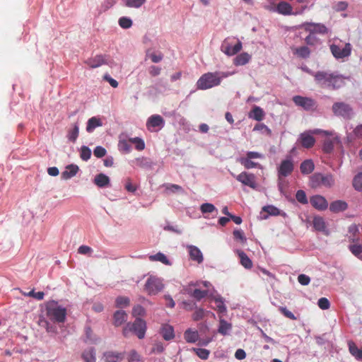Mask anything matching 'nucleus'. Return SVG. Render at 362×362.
<instances>
[{"label":"nucleus","instance_id":"obj_1","mask_svg":"<svg viewBox=\"0 0 362 362\" xmlns=\"http://www.w3.org/2000/svg\"><path fill=\"white\" fill-rule=\"evenodd\" d=\"M314 78L316 83L322 88L335 90L345 85L346 78L334 73L317 71L314 74Z\"/></svg>","mask_w":362,"mask_h":362},{"label":"nucleus","instance_id":"obj_2","mask_svg":"<svg viewBox=\"0 0 362 362\" xmlns=\"http://www.w3.org/2000/svg\"><path fill=\"white\" fill-rule=\"evenodd\" d=\"M233 74L229 71H214L204 74L197 82V88L199 90H206L221 84L223 78H227Z\"/></svg>","mask_w":362,"mask_h":362},{"label":"nucleus","instance_id":"obj_3","mask_svg":"<svg viewBox=\"0 0 362 362\" xmlns=\"http://www.w3.org/2000/svg\"><path fill=\"white\" fill-rule=\"evenodd\" d=\"M147 329L146 322L140 317H136L134 322L127 323L123 328L122 334L127 338L130 333H134L139 339L145 337Z\"/></svg>","mask_w":362,"mask_h":362},{"label":"nucleus","instance_id":"obj_4","mask_svg":"<svg viewBox=\"0 0 362 362\" xmlns=\"http://www.w3.org/2000/svg\"><path fill=\"white\" fill-rule=\"evenodd\" d=\"M47 317L54 322L63 323L66 320V309L54 300L49 301L46 305Z\"/></svg>","mask_w":362,"mask_h":362},{"label":"nucleus","instance_id":"obj_5","mask_svg":"<svg viewBox=\"0 0 362 362\" xmlns=\"http://www.w3.org/2000/svg\"><path fill=\"white\" fill-rule=\"evenodd\" d=\"M335 184V179L331 173L322 174L315 173L310 177L309 185L313 189L325 187H332Z\"/></svg>","mask_w":362,"mask_h":362},{"label":"nucleus","instance_id":"obj_6","mask_svg":"<svg viewBox=\"0 0 362 362\" xmlns=\"http://www.w3.org/2000/svg\"><path fill=\"white\" fill-rule=\"evenodd\" d=\"M235 40L234 37L226 38L221 46V50L228 56H233L238 53L243 47L240 40H237V42L234 44L233 41Z\"/></svg>","mask_w":362,"mask_h":362},{"label":"nucleus","instance_id":"obj_7","mask_svg":"<svg viewBox=\"0 0 362 362\" xmlns=\"http://www.w3.org/2000/svg\"><path fill=\"white\" fill-rule=\"evenodd\" d=\"M163 288V280L156 276H148L144 285V291L151 296L158 294Z\"/></svg>","mask_w":362,"mask_h":362},{"label":"nucleus","instance_id":"obj_8","mask_svg":"<svg viewBox=\"0 0 362 362\" xmlns=\"http://www.w3.org/2000/svg\"><path fill=\"white\" fill-rule=\"evenodd\" d=\"M263 155L260 153L255 151L247 152L245 156L239 158L237 160L246 169H251L257 168L259 164L254 162L252 160L256 158H262Z\"/></svg>","mask_w":362,"mask_h":362},{"label":"nucleus","instance_id":"obj_9","mask_svg":"<svg viewBox=\"0 0 362 362\" xmlns=\"http://www.w3.org/2000/svg\"><path fill=\"white\" fill-rule=\"evenodd\" d=\"M332 110L334 115L342 117L345 119L351 118L353 113L351 106L343 102L334 103L332 105Z\"/></svg>","mask_w":362,"mask_h":362},{"label":"nucleus","instance_id":"obj_10","mask_svg":"<svg viewBox=\"0 0 362 362\" xmlns=\"http://www.w3.org/2000/svg\"><path fill=\"white\" fill-rule=\"evenodd\" d=\"M231 175L235 177V179L245 186H248L250 188L255 189L257 188L256 177L252 173L247 172H242L238 175L231 173Z\"/></svg>","mask_w":362,"mask_h":362},{"label":"nucleus","instance_id":"obj_11","mask_svg":"<svg viewBox=\"0 0 362 362\" xmlns=\"http://www.w3.org/2000/svg\"><path fill=\"white\" fill-rule=\"evenodd\" d=\"M294 169L293 161L289 158L281 162L278 168V177L281 180L291 175Z\"/></svg>","mask_w":362,"mask_h":362},{"label":"nucleus","instance_id":"obj_12","mask_svg":"<svg viewBox=\"0 0 362 362\" xmlns=\"http://www.w3.org/2000/svg\"><path fill=\"white\" fill-rule=\"evenodd\" d=\"M330 50L335 58L343 59L351 54V45L350 43H346L344 47H341L339 45H332L330 46Z\"/></svg>","mask_w":362,"mask_h":362},{"label":"nucleus","instance_id":"obj_13","mask_svg":"<svg viewBox=\"0 0 362 362\" xmlns=\"http://www.w3.org/2000/svg\"><path fill=\"white\" fill-rule=\"evenodd\" d=\"M315 139L312 135V132L305 131L299 135L298 142L305 148H310L314 146L315 144Z\"/></svg>","mask_w":362,"mask_h":362},{"label":"nucleus","instance_id":"obj_14","mask_svg":"<svg viewBox=\"0 0 362 362\" xmlns=\"http://www.w3.org/2000/svg\"><path fill=\"white\" fill-rule=\"evenodd\" d=\"M165 121L159 115H153L148 117L146 122V127L150 132H156V128L160 129L164 126Z\"/></svg>","mask_w":362,"mask_h":362},{"label":"nucleus","instance_id":"obj_15","mask_svg":"<svg viewBox=\"0 0 362 362\" xmlns=\"http://www.w3.org/2000/svg\"><path fill=\"white\" fill-rule=\"evenodd\" d=\"M293 100L298 106L303 107L306 110H313L315 107V102L313 99L300 95L293 98Z\"/></svg>","mask_w":362,"mask_h":362},{"label":"nucleus","instance_id":"obj_16","mask_svg":"<svg viewBox=\"0 0 362 362\" xmlns=\"http://www.w3.org/2000/svg\"><path fill=\"white\" fill-rule=\"evenodd\" d=\"M311 205L319 211H324L328 207V202L322 195H314L310 197Z\"/></svg>","mask_w":362,"mask_h":362},{"label":"nucleus","instance_id":"obj_17","mask_svg":"<svg viewBox=\"0 0 362 362\" xmlns=\"http://www.w3.org/2000/svg\"><path fill=\"white\" fill-rule=\"evenodd\" d=\"M331 136V139L328 138L324 141L322 151L325 153H331L334 150V146L340 144L341 142L339 136L335 132H334V135Z\"/></svg>","mask_w":362,"mask_h":362},{"label":"nucleus","instance_id":"obj_18","mask_svg":"<svg viewBox=\"0 0 362 362\" xmlns=\"http://www.w3.org/2000/svg\"><path fill=\"white\" fill-rule=\"evenodd\" d=\"M305 31L315 35L326 34L327 33V28L323 24L320 23H305L303 25Z\"/></svg>","mask_w":362,"mask_h":362},{"label":"nucleus","instance_id":"obj_19","mask_svg":"<svg viewBox=\"0 0 362 362\" xmlns=\"http://www.w3.org/2000/svg\"><path fill=\"white\" fill-rule=\"evenodd\" d=\"M85 63L90 68H97L103 64H107L106 56L101 54L96 55L88 59Z\"/></svg>","mask_w":362,"mask_h":362},{"label":"nucleus","instance_id":"obj_20","mask_svg":"<svg viewBox=\"0 0 362 362\" xmlns=\"http://www.w3.org/2000/svg\"><path fill=\"white\" fill-rule=\"evenodd\" d=\"M348 208V204L342 200H337L332 202L329 205V210L333 213H339L345 211Z\"/></svg>","mask_w":362,"mask_h":362},{"label":"nucleus","instance_id":"obj_21","mask_svg":"<svg viewBox=\"0 0 362 362\" xmlns=\"http://www.w3.org/2000/svg\"><path fill=\"white\" fill-rule=\"evenodd\" d=\"M104 358L106 362H118L124 358V353L106 351L104 353Z\"/></svg>","mask_w":362,"mask_h":362},{"label":"nucleus","instance_id":"obj_22","mask_svg":"<svg viewBox=\"0 0 362 362\" xmlns=\"http://www.w3.org/2000/svg\"><path fill=\"white\" fill-rule=\"evenodd\" d=\"M315 169V164L311 159L303 161L300 165V170L302 174L308 175L313 173Z\"/></svg>","mask_w":362,"mask_h":362},{"label":"nucleus","instance_id":"obj_23","mask_svg":"<svg viewBox=\"0 0 362 362\" xmlns=\"http://www.w3.org/2000/svg\"><path fill=\"white\" fill-rule=\"evenodd\" d=\"M160 334H162L163 338L166 341L171 340L175 337L174 329L169 325H163L162 326Z\"/></svg>","mask_w":362,"mask_h":362},{"label":"nucleus","instance_id":"obj_24","mask_svg":"<svg viewBox=\"0 0 362 362\" xmlns=\"http://www.w3.org/2000/svg\"><path fill=\"white\" fill-rule=\"evenodd\" d=\"M251 59V55L247 52H243L233 59V64L235 66H243L247 64Z\"/></svg>","mask_w":362,"mask_h":362},{"label":"nucleus","instance_id":"obj_25","mask_svg":"<svg viewBox=\"0 0 362 362\" xmlns=\"http://www.w3.org/2000/svg\"><path fill=\"white\" fill-rule=\"evenodd\" d=\"M79 168L78 165L71 164L66 166V170L62 174V177L64 180H68L75 176L78 173Z\"/></svg>","mask_w":362,"mask_h":362},{"label":"nucleus","instance_id":"obj_26","mask_svg":"<svg viewBox=\"0 0 362 362\" xmlns=\"http://www.w3.org/2000/svg\"><path fill=\"white\" fill-rule=\"evenodd\" d=\"M189 252L190 258L197 262L198 263H201L203 261L202 253L200 250L196 246H189Z\"/></svg>","mask_w":362,"mask_h":362},{"label":"nucleus","instance_id":"obj_27","mask_svg":"<svg viewBox=\"0 0 362 362\" xmlns=\"http://www.w3.org/2000/svg\"><path fill=\"white\" fill-rule=\"evenodd\" d=\"M248 117L259 122L264 119V112L260 107L255 106L249 112Z\"/></svg>","mask_w":362,"mask_h":362},{"label":"nucleus","instance_id":"obj_28","mask_svg":"<svg viewBox=\"0 0 362 362\" xmlns=\"http://www.w3.org/2000/svg\"><path fill=\"white\" fill-rule=\"evenodd\" d=\"M103 123L100 118L92 117L88 120L86 131L91 133L96 127H101Z\"/></svg>","mask_w":362,"mask_h":362},{"label":"nucleus","instance_id":"obj_29","mask_svg":"<svg viewBox=\"0 0 362 362\" xmlns=\"http://www.w3.org/2000/svg\"><path fill=\"white\" fill-rule=\"evenodd\" d=\"M127 314L124 310H117L114 314V325L116 327L120 326L127 321Z\"/></svg>","mask_w":362,"mask_h":362},{"label":"nucleus","instance_id":"obj_30","mask_svg":"<svg viewBox=\"0 0 362 362\" xmlns=\"http://www.w3.org/2000/svg\"><path fill=\"white\" fill-rule=\"evenodd\" d=\"M349 351L356 360H362V348L358 349L354 342H349Z\"/></svg>","mask_w":362,"mask_h":362},{"label":"nucleus","instance_id":"obj_31","mask_svg":"<svg viewBox=\"0 0 362 362\" xmlns=\"http://www.w3.org/2000/svg\"><path fill=\"white\" fill-rule=\"evenodd\" d=\"M94 183L99 187H105L110 183V178L103 173H100L95 177Z\"/></svg>","mask_w":362,"mask_h":362},{"label":"nucleus","instance_id":"obj_32","mask_svg":"<svg viewBox=\"0 0 362 362\" xmlns=\"http://www.w3.org/2000/svg\"><path fill=\"white\" fill-rule=\"evenodd\" d=\"M238 256L240 259V264L247 269H250L252 267V262L248 257V256L242 250L238 251Z\"/></svg>","mask_w":362,"mask_h":362},{"label":"nucleus","instance_id":"obj_33","mask_svg":"<svg viewBox=\"0 0 362 362\" xmlns=\"http://www.w3.org/2000/svg\"><path fill=\"white\" fill-rule=\"evenodd\" d=\"M277 11L284 15H288L292 13V6L287 2L281 1L278 4L276 7Z\"/></svg>","mask_w":362,"mask_h":362},{"label":"nucleus","instance_id":"obj_34","mask_svg":"<svg viewBox=\"0 0 362 362\" xmlns=\"http://www.w3.org/2000/svg\"><path fill=\"white\" fill-rule=\"evenodd\" d=\"M293 54H296L298 57L300 58L306 59L310 57V50L308 47L302 46L295 48L293 50Z\"/></svg>","mask_w":362,"mask_h":362},{"label":"nucleus","instance_id":"obj_35","mask_svg":"<svg viewBox=\"0 0 362 362\" xmlns=\"http://www.w3.org/2000/svg\"><path fill=\"white\" fill-rule=\"evenodd\" d=\"M82 358L85 362H95V353L94 348H90L82 353Z\"/></svg>","mask_w":362,"mask_h":362},{"label":"nucleus","instance_id":"obj_36","mask_svg":"<svg viewBox=\"0 0 362 362\" xmlns=\"http://www.w3.org/2000/svg\"><path fill=\"white\" fill-rule=\"evenodd\" d=\"M313 227L316 230L324 231L326 228L325 220L321 216H315L313 220Z\"/></svg>","mask_w":362,"mask_h":362},{"label":"nucleus","instance_id":"obj_37","mask_svg":"<svg viewBox=\"0 0 362 362\" xmlns=\"http://www.w3.org/2000/svg\"><path fill=\"white\" fill-rule=\"evenodd\" d=\"M184 337L187 342L194 343L199 339V334L197 331H192L191 329H187L184 334Z\"/></svg>","mask_w":362,"mask_h":362},{"label":"nucleus","instance_id":"obj_38","mask_svg":"<svg viewBox=\"0 0 362 362\" xmlns=\"http://www.w3.org/2000/svg\"><path fill=\"white\" fill-rule=\"evenodd\" d=\"M350 252L358 259L362 260V245L360 244H353L349 246Z\"/></svg>","mask_w":362,"mask_h":362},{"label":"nucleus","instance_id":"obj_39","mask_svg":"<svg viewBox=\"0 0 362 362\" xmlns=\"http://www.w3.org/2000/svg\"><path fill=\"white\" fill-rule=\"evenodd\" d=\"M187 293L197 300H200L208 295L207 291H202L197 288L194 289L193 291H187Z\"/></svg>","mask_w":362,"mask_h":362},{"label":"nucleus","instance_id":"obj_40","mask_svg":"<svg viewBox=\"0 0 362 362\" xmlns=\"http://www.w3.org/2000/svg\"><path fill=\"white\" fill-rule=\"evenodd\" d=\"M149 259L151 261H158L167 265L170 264L167 257L161 252H158L156 255H151L149 257Z\"/></svg>","mask_w":362,"mask_h":362},{"label":"nucleus","instance_id":"obj_41","mask_svg":"<svg viewBox=\"0 0 362 362\" xmlns=\"http://www.w3.org/2000/svg\"><path fill=\"white\" fill-rule=\"evenodd\" d=\"M38 325H39V326L45 328L47 332H55V327L50 325L49 322L42 317H40V319L38 320Z\"/></svg>","mask_w":362,"mask_h":362},{"label":"nucleus","instance_id":"obj_42","mask_svg":"<svg viewBox=\"0 0 362 362\" xmlns=\"http://www.w3.org/2000/svg\"><path fill=\"white\" fill-rule=\"evenodd\" d=\"M129 141L135 144V148L138 151H142L145 148V143L143 139L139 137L129 138Z\"/></svg>","mask_w":362,"mask_h":362},{"label":"nucleus","instance_id":"obj_43","mask_svg":"<svg viewBox=\"0 0 362 362\" xmlns=\"http://www.w3.org/2000/svg\"><path fill=\"white\" fill-rule=\"evenodd\" d=\"M231 329V325L227 322L225 320H220V325L218 327V332L223 335L227 334L228 330Z\"/></svg>","mask_w":362,"mask_h":362},{"label":"nucleus","instance_id":"obj_44","mask_svg":"<svg viewBox=\"0 0 362 362\" xmlns=\"http://www.w3.org/2000/svg\"><path fill=\"white\" fill-rule=\"evenodd\" d=\"M129 362H143L141 355L134 349L129 351L128 356Z\"/></svg>","mask_w":362,"mask_h":362},{"label":"nucleus","instance_id":"obj_45","mask_svg":"<svg viewBox=\"0 0 362 362\" xmlns=\"http://www.w3.org/2000/svg\"><path fill=\"white\" fill-rule=\"evenodd\" d=\"M353 187L357 191L362 190V173H358L353 179Z\"/></svg>","mask_w":362,"mask_h":362},{"label":"nucleus","instance_id":"obj_46","mask_svg":"<svg viewBox=\"0 0 362 362\" xmlns=\"http://www.w3.org/2000/svg\"><path fill=\"white\" fill-rule=\"evenodd\" d=\"M129 298L125 296H119L116 298L115 303L117 308H125L129 305Z\"/></svg>","mask_w":362,"mask_h":362},{"label":"nucleus","instance_id":"obj_47","mask_svg":"<svg viewBox=\"0 0 362 362\" xmlns=\"http://www.w3.org/2000/svg\"><path fill=\"white\" fill-rule=\"evenodd\" d=\"M193 351L201 359L203 360H206L210 354V351L205 349L194 348Z\"/></svg>","mask_w":362,"mask_h":362},{"label":"nucleus","instance_id":"obj_48","mask_svg":"<svg viewBox=\"0 0 362 362\" xmlns=\"http://www.w3.org/2000/svg\"><path fill=\"white\" fill-rule=\"evenodd\" d=\"M296 198L297 201L302 204H306L308 202L306 194L302 189H299L296 192Z\"/></svg>","mask_w":362,"mask_h":362},{"label":"nucleus","instance_id":"obj_49","mask_svg":"<svg viewBox=\"0 0 362 362\" xmlns=\"http://www.w3.org/2000/svg\"><path fill=\"white\" fill-rule=\"evenodd\" d=\"M78 134H79L78 126L76 124H75L74 126V128L69 132L68 138L71 141L75 142L76 139L78 136Z\"/></svg>","mask_w":362,"mask_h":362},{"label":"nucleus","instance_id":"obj_50","mask_svg":"<svg viewBox=\"0 0 362 362\" xmlns=\"http://www.w3.org/2000/svg\"><path fill=\"white\" fill-rule=\"evenodd\" d=\"M164 346L163 344L160 341H156L152 346L151 353L159 354L164 351Z\"/></svg>","mask_w":362,"mask_h":362},{"label":"nucleus","instance_id":"obj_51","mask_svg":"<svg viewBox=\"0 0 362 362\" xmlns=\"http://www.w3.org/2000/svg\"><path fill=\"white\" fill-rule=\"evenodd\" d=\"M146 0H126V6L131 8H140Z\"/></svg>","mask_w":362,"mask_h":362},{"label":"nucleus","instance_id":"obj_52","mask_svg":"<svg viewBox=\"0 0 362 362\" xmlns=\"http://www.w3.org/2000/svg\"><path fill=\"white\" fill-rule=\"evenodd\" d=\"M90 156H91L90 149L87 146H82L81 149V153H80L81 158L82 160L86 161L90 158Z\"/></svg>","mask_w":362,"mask_h":362},{"label":"nucleus","instance_id":"obj_53","mask_svg":"<svg viewBox=\"0 0 362 362\" xmlns=\"http://www.w3.org/2000/svg\"><path fill=\"white\" fill-rule=\"evenodd\" d=\"M119 25L121 28L127 29L132 25V21L127 17H122L119 19Z\"/></svg>","mask_w":362,"mask_h":362},{"label":"nucleus","instance_id":"obj_54","mask_svg":"<svg viewBox=\"0 0 362 362\" xmlns=\"http://www.w3.org/2000/svg\"><path fill=\"white\" fill-rule=\"evenodd\" d=\"M200 209L203 214L212 213L216 210V207L212 204L204 203L201 205Z\"/></svg>","mask_w":362,"mask_h":362},{"label":"nucleus","instance_id":"obj_55","mask_svg":"<svg viewBox=\"0 0 362 362\" xmlns=\"http://www.w3.org/2000/svg\"><path fill=\"white\" fill-rule=\"evenodd\" d=\"M129 142V141L127 140L119 141L118 144L119 149L126 153H129L131 151V146Z\"/></svg>","mask_w":362,"mask_h":362},{"label":"nucleus","instance_id":"obj_56","mask_svg":"<svg viewBox=\"0 0 362 362\" xmlns=\"http://www.w3.org/2000/svg\"><path fill=\"white\" fill-rule=\"evenodd\" d=\"M162 69L160 66L152 65L148 68V73L151 76L156 77L160 74Z\"/></svg>","mask_w":362,"mask_h":362},{"label":"nucleus","instance_id":"obj_57","mask_svg":"<svg viewBox=\"0 0 362 362\" xmlns=\"http://www.w3.org/2000/svg\"><path fill=\"white\" fill-rule=\"evenodd\" d=\"M279 310L286 317L295 320H296V316L288 310L286 307H279Z\"/></svg>","mask_w":362,"mask_h":362},{"label":"nucleus","instance_id":"obj_58","mask_svg":"<svg viewBox=\"0 0 362 362\" xmlns=\"http://www.w3.org/2000/svg\"><path fill=\"white\" fill-rule=\"evenodd\" d=\"M25 296H28L30 297H33L37 300H42L45 296V293L42 291L35 292L34 290L30 291L28 293H24Z\"/></svg>","mask_w":362,"mask_h":362},{"label":"nucleus","instance_id":"obj_59","mask_svg":"<svg viewBox=\"0 0 362 362\" xmlns=\"http://www.w3.org/2000/svg\"><path fill=\"white\" fill-rule=\"evenodd\" d=\"M317 305L322 310H327L329 308L330 303L327 298H320L318 300Z\"/></svg>","mask_w":362,"mask_h":362},{"label":"nucleus","instance_id":"obj_60","mask_svg":"<svg viewBox=\"0 0 362 362\" xmlns=\"http://www.w3.org/2000/svg\"><path fill=\"white\" fill-rule=\"evenodd\" d=\"M263 211L273 216H276L279 214V209L274 206H264Z\"/></svg>","mask_w":362,"mask_h":362},{"label":"nucleus","instance_id":"obj_61","mask_svg":"<svg viewBox=\"0 0 362 362\" xmlns=\"http://www.w3.org/2000/svg\"><path fill=\"white\" fill-rule=\"evenodd\" d=\"M106 150L105 148L98 146H96L93 151V154L97 158H102L106 155Z\"/></svg>","mask_w":362,"mask_h":362},{"label":"nucleus","instance_id":"obj_62","mask_svg":"<svg viewBox=\"0 0 362 362\" xmlns=\"http://www.w3.org/2000/svg\"><path fill=\"white\" fill-rule=\"evenodd\" d=\"M144 314H145V310L141 305H137L133 308V310H132L133 316H134V317L142 316Z\"/></svg>","mask_w":362,"mask_h":362},{"label":"nucleus","instance_id":"obj_63","mask_svg":"<svg viewBox=\"0 0 362 362\" xmlns=\"http://www.w3.org/2000/svg\"><path fill=\"white\" fill-rule=\"evenodd\" d=\"M136 163L141 168H148L151 166V163L148 159L144 157L137 158Z\"/></svg>","mask_w":362,"mask_h":362},{"label":"nucleus","instance_id":"obj_64","mask_svg":"<svg viewBox=\"0 0 362 362\" xmlns=\"http://www.w3.org/2000/svg\"><path fill=\"white\" fill-rule=\"evenodd\" d=\"M93 250L90 247L87 245H81L78 249V252L81 255H91Z\"/></svg>","mask_w":362,"mask_h":362}]
</instances>
